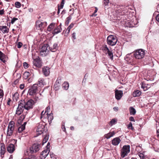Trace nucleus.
Returning <instances> with one entry per match:
<instances>
[{
    "label": "nucleus",
    "mask_w": 159,
    "mask_h": 159,
    "mask_svg": "<svg viewBox=\"0 0 159 159\" xmlns=\"http://www.w3.org/2000/svg\"><path fill=\"white\" fill-rule=\"evenodd\" d=\"M34 102L30 99L26 102H25L24 100H20L19 102L18 107L17 108L16 114L19 115L22 113L24 109L28 110L33 108V105Z\"/></svg>",
    "instance_id": "1"
},
{
    "label": "nucleus",
    "mask_w": 159,
    "mask_h": 159,
    "mask_svg": "<svg viewBox=\"0 0 159 159\" xmlns=\"http://www.w3.org/2000/svg\"><path fill=\"white\" fill-rule=\"evenodd\" d=\"M102 49L104 53L111 60H112L113 58V53L111 49H109L107 47V45L105 44L102 47Z\"/></svg>",
    "instance_id": "2"
},
{
    "label": "nucleus",
    "mask_w": 159,
    "mask_h": 159,
    "mask_svg": "<svg viewBox=\"0 0 159 159\" xmlns=\"http://www.w3.org/2000/svg\"><path fill=\"white\" fill-rule=\"evenodd\" d=\"M107 41L108 44L113 46L116 44L117 39L115 36L110 35L107 37Z\"/></svg>",
    "instance_id": "3"
},
{
    "label": "nucleus",
    "mask_w": 159,
    "mask_h": 159,
    "mask_svg": "<svg viewBox=\"0 0 159 159\" xmlns=\"http://www.w3.org/2000/svg\"><path fill=\"white\" fill-rule=\"evenodd\" d=\"M50 49L48 44H44L41 49L40 51V55L43 57L46 56L48 54Z\"/></svg>",
    "instance_id": "4"
},
{
    "label": "nucleus",
    "mask_w": 159,
    "mask_h": 159,
    "mask_svg": "<svg viewBox=\"0 0 159 159\" xmlns=\"http://www.w3.org/2000/svg\"><path fill=\"white\" fill-rule=\"evenodd\" d=\"M145 52L142 49H139L134 52V56L137 59H141L144 56Z\"/></svg>",
    "instance_id": "5"
},
{
    "label": "nucleus",
    "mask_w": 159,
    "mask_h": 159,
    "mask_svg": "<svg viewBox=\"0 0 159 159\" xmlns=\"http://www.w3.org/2000/svg\"><path fill=\"white\" fill-rule=\"evenodd\" d=\"M130 147L129 145H124L123 146L121 151V156L122 158L124 157L130 152Z\"/></svg>",
    "instance_id": "6"
},
{
    "label": "nucleus",
    "mask_w": 159,
    "mask_h": 159,
    "mask_svg": "<svg viewBox=\"0 0 159 159\" xmlns=\"http://www.w3.org/2000/svg\"><path fill=\"white\" fill-rule=\"evenodd\" d=\"M46 22H42L40 20H38L36 22V27L37 29L42 31L47 25Z\"/></svg>",
    "instance_id": "7"
},
{
    "label": "nucleus",
    "mask_w": 159,
    "mask_h": 159,
    "mask_svg": "<svg viewBox=\"0 0 159 159\" xmlns=\"http://www.w3.org/2000/svg\"><path fill=\"white\" fill-rule=\"evenodd\" d=\"M45 127L44 123L41 122L39 124L36 129V132L38 135H40L43 132Z\"/></svg>",
    "instance_id": "8"
},
{
    "label": "nucleus",
    "mask_w": 159,
    "mask_h": 159,
    "mask_svg": "<svg viewBox=\"0 0 159 159\" xmlns=\"http://www.w3.org/2000/svg\"><path fill=\"white\" fill-rule=\"evenodd\" d=\"M38 90L37 84H34L29 90L28 94L30 95H35Z\"/></svg>",
    "instance_id": "9"
},
{
    "label": "nucleus",
    "mask_w": 159,
    "mask_h": 159,
    "mask_svg": "<svg viewBox=\"0 0 159 159\" xmlns=\"http://www.w3.org/2000/svg\"><path fill=\"white\" fill-rule=\"evenodd\" d=\"M40 146L39 144H34L30 148V150L31 153L36 152L39 151Z\"/></svg>",
    "instance_id": "10"
},
{
    "label": "nucleus",
    "mask_w": 159,
    "mask_h": 159,
    "mask_svg": "<svg viewBox=\"0 0 159 159\" xmlns=\"http://www.w3.org/2000/svg\"><path fill=\"white\" fill-rule=\"evenodd\" d=\"M33 64L34 66L39 68L42 66V62L39 57L33 59Z\"/></svg>",
    "instance_id": "11"
},
{
    "label": "nucleus",
    "mask_w": 159,
    "mask_h": 159,
    "mask_svg": "<svg viewBox=\"0 0 159 159\" xmlns=\"http://www.w3.org/2000/svg\"><path fill=\"white\" fill-rule=\"evenodd\" d=\"M50 152L49 149H46L41 153L40 157L41 159H44L48 154Z\"/></svg>",
    "instance_id": "12"
},
{
    "label": "nucleus",
    "mask_w": 159,
    "mask_h": 159,
    "mask_svg": "<svg viewBox=\"0 0 159 159\" xmlns=\"http://www.w3.org/2000/svg\"><path fill=\"white\" fill-rule=\"evenodd\" d=\"M61 78L59 77L56 80L54 85V89L56 90H57L59 89L61 83Z\"/></svg>",
    "instance_id": "13"
},
{
    "label": "nucleus",
    "mask_w": 159,
    "mask_h": 159,
    "mask_svg": "<svg viewBox=\"0 0 159 159\" xmlns=\"http://www.w3.org/2000/svg\"><path fill=\"white\" fill-rule=\"evenodd\" d=\"M123 91L121 90H116L115 91V98L117 100H120L122 97Z\"/></svg>",
    "instance_id": "14"
},
{
    "label": "nucleus",
    "mask_w": 159,
    "mask_h": 159,
    "mask_svg": "<svg viewBox=\"0 0 159 159\" xmlns=\"http://www.w3.org/2000/svg\"><path fill=\"white\" fill-rule=\"evenodd\" d=\"M1 157L2 158L6 152L5 145L3 143H1L0 144Z\"/></svg>",
    "instance_id": "15"
},
{
    "label": "nucleus",
    "mask_w": 159,
    "mask_h": 159,
    "mask_svg": "<svg viewBox=\"0 0 159 159\" xmlns=\"http://www.w3.org/2000/svg\"><path fill=\"white\" fill-rule=\"evenodd\" d=\"M0 31L3 34L7 33L9 31V29L6 26H0Z\"/></svg>",
    "instance_id": "16"
},
{
    "label": "nucleus",
    "mask_w": 159,
    "mask_h": 159,
    "mask_svg": "<svg viewBox=\"0 0 159 159\" xmlns=\"http://www.w3.org/2000/svg\"><path fill=\"white\" fill-rule=\"evenodd\" d=\"M7 59V57L0 51V60L3 63H5Z\"/></svg>",
    "instance_id": "17"
},
{
    "label": "nucleus",
    "mask_w": 159,
    "mask_h": 159,
    "mask_svg": "<svg viewBox=\"0 0 159 159\" xmlns=\"http://www.w3.org/2000/svg\"><path fill=\"white\" fill-rule=\"evenodd\" d=\"M49 48L50 50L52 52H55L58 48V43H53Z\"/></svg>",
    "instance_id": "18"
},
{
    "label": "nucleus",
    "mask_w": 159,
    "mask_h": 159,
    "mask_svg": "<svg viewBox=\"0 0 159 159\" xmlns=\"http://www.w3.org/2000/svg\"><path fill=\"white\" fill-rule=\"evenodd\" d=\"M7 151L10 153H12L15 150V147L14 144H10L7 148Z\"/></svg>",
    "instance_id": "19"
},
{
    "label": "nucleus",
    "mask_w": 159,
    "mask_h": 159,
    "mask_svg": "<svg viewBox=\"0 0 159 159\" xmlns=\"http://www.w3.org/2000/svg\"><path fill=\"white\" fill-rule=\"evenodd\" d=\"M121 140L119 137H116L113 139L112 141V144L115 146H117L120 143Z\"/></svg>",
    "instance_id": "20"
},
{
    "label": "nucleus",
    "mask_w": 159,
    "mask_h": 159,
    "mask_svg": "<svg viewBox=\"0 0 159 159\" xmlns=\"http://www.w3.org/2000/svg\"><path fill=\"white\" fill-rule=\"evenodd\" d=\"M43 72L45 76H48L50 73L49 68L48 67H44L43 68Z\"/></svg>",
    "instance_id": "21"
},
{
    "label": "nucleus",
    "mask_w": 159,
    "mask_h": 159,
    "mask_svg": "<svg viewBox=\"0 0 159 159\" xmlns=\"http://www.w3.org/2000/svg\"><path fill=\"white\" fill-rule=\"evenodd\" d=\"M15 123L14 121H10L8 125L7 130L13 131L14 128Z\"/></svg>",
    "instance_id": "22"
},
{
    "label": "nucleus",
    "mask_w": 159,
    "mask_h": 159,
    "mask_svg": "<svg viewBox=\"0 0 159 159\" xmlns=\"http://www.w3.org/2000/svg\"><path fill=\"white\" fill-rule=\"evenodd\" d=\"M61 28L60 27H57L52 31V33L53 35L57 34L61 32Z\"/></svg>",
    "instance_id": "23"
},
{
    "label": "nucleus",
    "mask_w": 159,
    "mask_h": 159,
    "mask_svg": "<svg viewBox=\"0 0 159 159\" xmlns=\"http://www.w3.org/2000/svg\"><path fill=\"white\" fill-rule=\"evenodd\" d=\"M115 134V132L114 131L111 132L109 133L105 134L104 137L107 139H109L111 137L113 136Z\"/></svg>",
    "instance_id": "24"
},
{
    "label": "nucleus",
    "mask_w": 159,
    "mask_h": 159,
    "mask_svg": "<svg viewBox=\"0 0 159 159\" xmlns=\"http://www.w3.org/2000/svg\"><path fill=\"white\" fill-rule=\"evenodd\" d=\"M141 92L139 90H137L134 91L133 93V96L134 97H139L141 94Z\"/></svg>",
    "instance_id": "25"
},
{
    "label": "nucleus",
    "mask_w": 159,
    "mask_h": 159,
    "mask_svg": "<svg viewBox=\"0 0 159 159\" xmlns=\"http://www.w3.org/2000/svg\"><path fill=\"white\" fill-rule=\"evenodd\" d=\"M44 80L43 78H40L38 81V83L37 84V86L42 87L44 85Z\"/></svg>",
    "instance_id": "26"
},
{
    "label": "nucleus",
    "mask_w": 159,
    "mask_h": 159,
    "mask_svg": "<svg viewBox=\"0 0 159 159\" xmlns=\"http://www.w3.org/2000/svg\"><path fill=\"white\" fill-rule=\"evenodd\" d=\"M55 25V23H51L47 28V30L48 31H51L54 28Z\"/></svg>",
    "instance_id": "27"
},
{
    "label": "nucleus",
    "mask_w": 159,
    "mask_h": 159,
    "mask_svg": "<svg viewBox=\"0 0 159 159\" xmlns=\"http://www.w3.org/2000/svg\"><path fill=\"white\" fill-rule=\"evenodd\" d=\"M124 10V8L123 7L119 9L116 11V13L117 14V15H123L124 14V12H122V11Z\"/></svg>",
    "instance_id": "28"
},
{
    "label": "nucleus",
    "mask_w": 159,
    "mask_h": 159,
    "mask_svg": "<svg viewBox=\"0 0 159 159\" xmlns=\"http://www.w3.org/2000/svg\"><path fill=\"white\" fill-rule=\"evenodd\" d=\"M130 114L131 115H134L136 112L135 109L133 107H130L129 108Z\"/></svg>",
    "instance_id": "29"
},
{
    "label": "nucleus",
    "mask_w": 159,
    "mask_h": 159,
    "mask_svg": "<svg viewBox=\"0 0 159 159\" xmlns=\"http://www.w3.org/2000/svg\"><path fill=\"white\" fill-rule=\"evenodd\" d=\"M46 115H48V119L50 123V122L51 123L52 120L53 119V114L51 113L49 115H48V113H47Z\"/></svg>",
    "instance_id": "30"
},
{
    "label": "nucleus",
    "mask_w": 159,
    "mask_h": 159,
    "mask_svg": "<svg viewBox=\"0 0 159 159\" xmlns=\"http://www.w3.org/2000/svg\"><path fill=\"white\" fill-rule=\"evenodd\" d=\"M62 87L65 90H67L69 87V84L68 82H65L62 84Z\"/></svg>",
    "instance_id": "31"
},
{
    "label": "nucleus",
    "mask_w": 159,
    "mask_h": 159,
    "mask_svg": "<svg viewBox=\"0 0 159 159\" xmlns=\"http://www.w3.org/2000/svg\"><path fill=\"white\" fill-rule=\"evenodd\" d=\"M30 75V73L29 72H25L23 74V78L25 79H26L28 78Z\"/></svg>",
    "instance_id": "32"
},
{
    "label": "nucleus",
    "mask_w": 159,
    "mask_h": 159,
    "mask_svg": "<svg viewBox=\"0 0 159 159\" xmlns=\"http://www.w3.org/2000/svg\"><path fill=\"white\" fill-rule=\"evenodd\" d=\"M117 120L115 119H112L109 123V125L111 126L115 125L116 122Z\"/></svg>",
    "instance_id": "33"
},
{
    "label": "nucleus",
    "mask_w": 159,
    "mask_h": 159,
    "mask_svg": "<svg viewBox=\"0 0 159 159\" xmlns=\"http://www.w3.org/2000/svg\"><path fill=\"white\" fill-rule=\"evenodd\" d=\"M4 94L2 90L0 89V102H1L3 96Z\"/></svg>",
    "instance_id": "34"
},
{
    "label": "nucleus",
    "mask_w": 159,
    "mask_h": 159,
    "mask_svg": "<svg viewBox=\"0 0 159 159\" xmlns=\"http://www.w3.org/2000/svg\"><path fill=\"white\" fill-rule=\"evenodd\" d=\"M48 139V135H46L44 138L42 142V145H43L44 143L47 142Z\"/></svg>",
    "instance_id": "35"
},
{
    "label": "nucleus",
    "mask_w": 159,
    "mask_h": 159,
    "mask_svg": "<svg viewBox=\"0 0 159 159\" xmlns=\"http://www.w3.org/2000/svg\"><path fill=\"white\" fill-rule=\"evenodd\" d=\"M25 129V128L24 126H22V125H21L18 128V131L19 133H20L23 131Z\"/></svg>",
    "instance_id": "36"
},
{
    "label": "nucleus",
    "mask_w": 159,
    "mask_h": 159,
    "mask_svg": "<svg viewBox=\"0 0 159 159\" xmlns=\"http://www.w3.org/2000/svg\"><path fill=\"white\" fill-rule=\"evenodd\" d=\"M13 131L7 130V137H10L11 136L12 134Z\"/></svg>",
    "instance_id": "37"
},
{
    "label": "nucleus",
    "mask_w": 159,
    "mask_h": 159,
    "mask_svg": "<svg viewBox=\"0 0 159 159\" xmlns=\"http://www.w3.org/2000/svg\"><path fill=\"white\" fill-rule=\"evenodd\" d=\"M18 96L19 94L17 93H15L13 95V99L15 100L16 101H17V99L18 98Z\"/></svg>",
    "instance_id": "38"
},
{
    "label": "nucleus",
    "mask_w": 159,
    "mask_h": 159,
    "mask_svg": "<svg viewBox=\"0 0 159 159\" xmlns=\"http://www.w3.org/2000/svg\"><path fill=\"white\" fill-rule=\"evenodd\" d=\"M15 6L17 8H19L21 7V4L19 2H16L15 3Z\"/></svg>",
    "instance_id": "39"
},
{
    "label": "nucleus",
    "mask_w": 159,
    "mask_h": 159,
    "mask_svg": "<svg viewBox=\"0 0 159 159\" xmlns=\"http://www.w3.org/2000/svg\"><path fill=\"white\" fill-rule=\"evenodd\" d=\"M141 87L143 89L144 91H146L148 89V88L146 86V84H142Z\"/></svg>",
    "instance_id": "40"
},
{
    "label": "nucleus",
    "mask_w": 159,
    "mask_h": 159,
    "mask_svg": "<svg viewBox=\"0 0 159 159\" xmlns=\"http://www.w3.org/2000/svg\"><path fill=\"white\" fill-rule=\"evenodd\" d=\"M71 18V16H69L67 18L66 21V24L68 25L69 24Z\"/></svg>",
    "instance_id": "41"
},
{
    "label": "nucleus",
    "mask_w": 159,
    "mask_h": 159,
    "mask_svg": "<svg viewBox=\"0 0 159 159\" xmlns=\"http://www.w3.org/2000/svg\"><path fill=\"white\" fill-rule=\"evenodd\" d=\"M18 20V19L17 18H16L15 17H13L12 18V19L11 20V23L13 24L17 20Z\"/></svg>",
    "instance_id": "42"
},
{
    "label": "nucleus",
    "mask_w": 159,
    "mask_h": 159,
    "mask_svg": "<svg viewBox=\"0 0 159 159\" xmlns=\"http://www.w3.org/2000/svg\"><path fill=\"white\" fill-rule=\"evenodd\" d=\"M128 128L129 129H133V128L132 126V124L131 122H130L128 125Z\"/></svg>",
    "instance_id": "43"
},
{
    "label": "nucleus",
    "mask_w": 159,
    "mask_h": 159,
    "mask_svg": "<svg viewBox=\"0 0 159 159\" xmlns=\"http://www.w3.org/2000/svg\"><path fill=\"white\" fill-rule=\"evenodd\" d=\"M64 3H65L64 0H61V3L60 6V7L61 8V9H62L63 8Z\"/></svg>",
    "instance_id": "44"
},
{
    "label": "nucleus",
    "mask_w": 159,
    "mask_h": 159,
    "mask_svg": "<svg viewBox=\"0 0 159 159\" xmlns=\"http://www.w3.org/2000/svg\"><path fill=\"white\" fill-rule=\"evenodd\" d=\"M22 43L20 42L18 43L17 44V47L18 48H20L22 46Z\"/></svg>",
    "instance_id": "45"
},
{
    "label": "nucleus",
    "mask_w": 159,
    "mask_h": 159,
    "mask_svg": "<svg viewBox=\"0 0 159 159\" xmlns=\"http://www.w3.org/2000/svg\"><path fill=\"white\" fill-rule=\"evenodd\" d=\"M23 65L24 67L25 68H27L28 67V64L26 62H25L23 64Z\"/></svg>",
    "instance_id": "46"
},
{
    "label": "nucleus",
    "mask_w": 159,
    "mask_h": 159,
    "mask_svg": "<svg viewBox=\"0 0 159 159\" xmlns=\"http://www.w3.org/2000/svg\"><path fill=\"white\" fill-rule=\"evenodd\" d=\"M103 3L105 5H107L109 2V0H103Z\"/></svg>",
    "instance_id": "47"
},
{
    "label": "nucleus",
    "mask_w": 159,
    "mask_h": 159,
    "mask_svg": "<svg viewBox=\"0 0 159 159\" xmlns=\"http://www.w3.org/2000/svg\"><path fill=\"white\" fill-rule=\"evenodd\" d=\"M50 108L49 106L48 107L46 108L45 112L48 113L49 111L50 110Z\"/></svg>",
    "instance_id": "48"
},
{
    "label": "nucleus",
    "mask_w": 159,
    "mask_h": 159,
    "mask_svg": "<svg viewBox=\"0 0 159 159\" xmlns=\"http://www.w3.org/2000/svg\"><path fill=\"white\" fill-rule=\"evenodd\" d=\"M45 113H46V112H44V111H43L41 113V116L40 117L41 119H42V118L44 117V116H43L44 115Z\"/></svg>",
    "instance_id": "49"
},
{
    "label": "nucleus",
    "mask_w": 159,
    "mask_h": 159,
    "mask_svg": "<svg viewBox=\"0 0 159 159\" xmlns=\"http://www.w3.org/2000/svg\"><path fill=\"white\" fill-rule=\"evenodd\" d=\"M62 128L63 131H66V128L65 127L64 124V122H63V123L62 125Z\"/></svg>",
    "instance_id": "50"
},
{
    "label": "nucleus",
    "mask_w": 159,
    "mask_h": 159,
    "mask_svg": "<svg viewBox=\"0 0 159 159\" xmlns=\"http://www.w3.org/2000/svg\"><path fill=\"white\" fill-rule=\"evenodd\" d=\"M129 120L131 121H135V120L134 118V117L132 116H131L129 118Z\"/></svg>",
    "instance_id": "51"
},
{
    "label": "nucleus",
    "mask_w": 159,
    "mask_h": 159,
    "mask_svg": "<svg viewBox=\"0 0 159 159\" xmlns=\"http://www.w3.org/2000/svg\"><path fill=\"white\" fill-rule=\"evenodd\" d=\"M25 87L24 84H21L20 86V88L21 89H23Z\"/></svg>",
    "instance_id": "52"
},
{
    "label": "nucleus",
    "mask_w": 159,
    "mask_h": 159,
    "mask_svg": "<svg viewBox=\"0 0 159 159\" xmlns=\"http://www.w3.org/2000/svg\"><path fill=\"white\" fill-rule=\"evenodd\" d=\"M4 11L3 9L0 10V15H2L4 14Z\"/></svg>",
    "instance_id": "53"
},
{
    "label": "nucleus",
    "mask_w": 159,
    "mask_h": 159,
    "mask_svg": "<svg viewBox=\"0 0 159 159\" xmlns=\"http://www.w3.org/2000/svg\"><path fill=\"white\" fill-rule=\"evenodd\" d=\"M74 26V24L73 23H71L70 25L68 26L69 28H70V29L72 28Z\"/></svg>",
    "instance_id": "54"
},
{
    "label": "nucleus",
    "mask_w": 159,
    "mask_h": 159,
    "mask_svg": "<svg viewBox=\"0 0 159 159\" xmlns=\"http://www.w3.org/2000/svg\"><path fill=\"white\" fill-rule=\"evenodd\" d=\"M156 20L159 22V14L156 17Z\"/></svg>",
    "instance_id": "55"
},
{
    "label": "nucleus",
    "mask_w": 159,
    "mask_h": 159,
    "mask_svg": "<svg viewBox=\"0 0 159 159\" xmlns=\"http://www.w3.org/2000/svg\"><path fill=\"white\" fill-rule=\"evenodd\" d=\"M75 34H76L75 33H73L72 34V37L73 38H74V39H76V37H75Z\"/></svg>",
    "instance_id": "56"
},
{
    "label": "nucleus",
    "mask_w": 159,
    "mask_h": 159,
    "mask_svg": "<svg viewBox=\"0 0 159 159\" xmlns=\"http://www.w3.org/2000/svg\"><path fill=\"white\" fill-rule=\"evenodd\" d=\"M61 8L60 7V6H58V11L57 12V14H58L60 12V9Z\"/></svg>",
    "instance_id": "57"
},
{
    "label": "nucleus",
    "mask_w": 159,
    "mask_h": 159,
    "mask_svg": "<svg viewBox=\"0 0 159 159\" xmlns=\"http://www.w3.org/2000/svg\"><path fill=\"white\" fill-rule=\"evenodd\" d=\"M113 109L116 111H117L118 110V108L117 107H115L113 108Z\"/></svg>",
    "instance_id": "58"
},
{
    "label": "nucleus",
    "mask_w": 159,
    "mask_h": 159,
    "mask_svg": "<svg viewBox=\"0 0 159 159\" xmlns=\"http://www.w3.org/2000/svg\"><path fill=\"white\" fill-rule=\"evenodd\" d=\"M49 145H50V143L49 142H48V143L47 145V148L46 149H49Z\"/></svg>",
    "instance_id": "59"
},
{
    "label": "nucleus",
    "mask_w": 159,
    "mask_h": 159,
    "mask_svg": "<svg viewBox=\"0 0 159 159\" xmlns=\"http://www.w3.org/2000/svg\"><path fill=\"white\" fill-rule=\"evenodd\" d=\"M157 137L159 138V129L157 130Z\"/></svg>",
    "instance_id": "60"
},
{
    "label": "nucleus",
    "mask_w": 159,
    "mask_h": 159,
    "mask_svg": "<svg viewBox=\"0 0 159 159\" xmlns=\"http://www.w3.org/2000/svg\"><path fill=\"white\" fill-rule=\"evenodd\" d=\"M70 31H69V30H67L66 29V32L65 33V34L67 35L69 33Z\"/></svg>",
    "instance_id": "61"
},
{
    "label": "nucleus",
    "mask_w": 159,
    "mask_h": 159,
    "mask_svg": "<svg viewBox=\"0 0 159 159\" xmlns=\"http://www.w3.org/2000/svg\"><path fill=\"white\" fill-rule=\"evenodd\" d=\"M26 123L27 122H25L21 125L22 126H24L25 127V126Z\"/></svg>",
    "instance_id": "62"
},
{
    "label": "nucleus",
    "mask_w": 159,
    "mask_h": 159,
    "mask_svg": "<svg viewBox=\"0 0 159 159\" xmlns=\"http://www.w3.org/2000/svg\"><path fill=\"white\" fill-rule=\"evenodd\" d=\"M50 156L51 158H52V157H54V155L53 154H50Z\"/></svg>",
    "instance_id": "63"
},
{
    "label": "nucleus",
    "mask_w": 159,
    "mask_h": 159,
    "mask_svg": "<svg viewBox=\"0 0 159 159\" xmlns=\"http://www.w3.org/2000/svg\"><path fill=\"white\" fill-rule=\"evenodd\" d=\"M29 11L30 12H32L33 11V9L32 8H30L29 9Z\"/></svg>",
    "instance_id": "64"
}]
</instances>
